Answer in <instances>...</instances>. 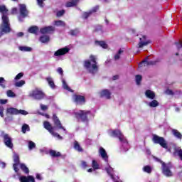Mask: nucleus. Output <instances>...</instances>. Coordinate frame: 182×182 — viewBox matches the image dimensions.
Listing matches in <instances>:
<instances>
[{"label":"nucleus","mask_w":182,"mask_h":182,"mask_svg":"<svg viewBox=\"0 0 182 182\" xmlns=\"http://www.w3.org/2000/svg\"><path fill=\"white\" fill-rule=\"evenodd\" d=\"M53 120L54 122L55 127H52V125L50 124V123H49V122L45 121L43 122L44 128H46V129L48 130V132H49V133H50L52 136H53L54 137H57L58 140H62L63 138L59 134L55 132V129H61L62 130H63L65 134L68 132L65 129V127L62 126V124L60 123V120H59V118H58L56 114L53 115Z\"/></svg>","instance_id":"f257e3e1"},{"label":"nucleus","mask_w":182,"mask_h":182,"mask_svg":"<svg viewBox=\"0 0 182 182\" xmlns=\"http://www.w3.org/2000/svg\"><path fill=\"white\" fill-rule=\"evenodd\" d=\"M0 12L2 13L1 33H9L11 32V24L6 15L8 9L5 6H0Z\"/></svg>","instance_id":"f03ea898"},{"label":"nucleus","mask_w":182,"mask_h":182,"mask_svg":"<svg viewBox=\"0 0 182 182\" xmlns=\"http://www.w3.org/2000/svg\"><path fill=\"white\" fill-rule=\"evenodd\" d=\"M109 133L112 137H117L119 139V141L121 142V150H122V151H127L130 149L127 139H126L120 130L115 129L113 131H109Z\"/></svg>","instance_id":"7ed1b4c3"},{"label":"nucleus","mask_w":182,"mask_h":182,"mask_svg":"<svg viewBox=\"0 0 182 182\" xmlns=\"http://www.w3.org/2000/svg\"><path fill=\"white\" fill-rule=\"evenodd\" d=\"M84 67L89 73L92 75L98 70L97 62H96V56L90 55V60H87L84 63Z\"/></svg>","instance_id":"20e7f679"},{"label":"nucleus","mask_w":182,"mask_h":182,"mask_svg":"<svg viewBox=\"0 0 182 182\" xmlns=\"http://www.w3.org/2000/svg\"><path fill=\"white\" fill-rule=\"evenodd\" d=\"M75 114L78 122H82L83 123H85V124H87V123H89V120L92 119V117L95 116L93 113L89 110H80L75 112Z\"/></svg>","instance_id":"39448f33"},{"label":"nucleus","mask_w":182,"mask_h":182,"mask_svg":"<svg viewBox=\"0 0 182 182\" xmlns=\"http://www.w3.org/2000/svg\"><path fill=\"white\" fill-rule=\"evenodd\" d=\"M156 161H158L159 163L162 164V171L166 177H171L173 176V173L171 171H170V164H166L163 162L161 159L159 158L154 157V158Z\"/></svg>","instance_id":"423d86ee"},{"label":"nucleus","mask_w":182,"mask_h":182,"mask_svg":"<svg viewBox=\"0 0 182 182\" xmlns=\"http://www.w3.org/2000/svg\"><path fill=\"white\" fill-rule=\"evenodd\" d=\"M152 141L155 144H159L163 149H167V141L163 137L158 135H153Z\"/></svg>","instance_id":"0eeeda50"},{"label":"nucleus","mask_w":182,"mask_h":182,"mask_svg":"<svg viewBox=\"0 0 182 182\" xmlns=\"http://www.w3.org/2000/svg\"><path fill=\"white\" fill-rule=\"evenodd\" d=\"M6 112L9 114H14V115H18V114H22L23 116H26L28 114V112L23 109H18L14 107H9L7 108Z\"/></svg>","instance_id":"6e6552de"},{"label":"nucleus","mask_w":182,"mask_h":182,"mask_svg":"<svg viewBox=\"0 0 182 182\" xmlns=\"http://www.w3.org/2000/svg\"><path fill=\"white\" fill-rule=\"evenodd\" d=\"M31 97H33L36 100H41L45 97V94L41 90H34L30 94Z\"/></svg>","instance_id":"1a4fd4ad"},{"label":"nucleus","mask_w":182,"mask_h":182,"mask_svg":"<svg viewBox=\"0 0 182 182\" xmlns=\"http://www.w3.org/2000/svg\"><path fill=\"white\" fill-rule=\"evenodd\" d=\"M20 16H18V21L22 22V18H26L28 16V10L26 9V5L19 4Z\"/></svg>","instance_id":"9d476101"},{"label":"nucleus","mask_w":182,"mask_h":182,"mask_svg":"<svg viewBox=\"0 0 182 182\" xmlns=\"http://www.w3.org/2000/svg\"><path fill=\"white\" fill-rule=\"evenodd\" d=\"M1 136L3 137L6 147H9V149H12L14 147V144H12V139L9 137V135L2 132Z\"/></svg>","instance_id":"9b49d317"},{"label":"nucleus","mask_w":182,"mask_h":182,"mask_svg":"<svg viewBox=\"0 0 182 182\" xmlns=\"http://www.w3.org/2000/svg\"><path fill=\"white\" fill-rule=\"evenodd\" d=\"M99 154L102 159V160L105 161V163L109 162V156H107V153L106 152V150L103 149V147L102 146H100L99 149Z\"/></svg>","instance_id":"f8f14e48"},{"label":"nucleus","mask_w":182,"mask_h":182,"mask_svg":"<svg viewBox=\"0 0 182 182\" xmlns=\"http://www.w3.org/2000/svg\"><path fill=\"white\" fill-rule=\"evenodd\" d=\"M14 164L13 165L14 170L16 173L19 171V168H18V166H19V155L18 154L14 153L13 156Z\"/></svg>","instance_id":"ddd939ff"},{"label":"nucleus","mask_w":182,"mask_h":182,"mask_svg":"<svg viewBox=\"0 0 182 182\" xmlns=\"http://www.w3.org/2000/svg\"><path fill=\"white\" fill-rule=\"evenodd\" d=\"M70 50V49L68 47L60 48L54 53V56H63V55H66V53H69Z\"/></svg>","instance_id":"4468645a"},{"label":"nucleus","mask_w":182,"mask_h":182,"mask_svg":"<svg viewBox=\"0 0 182 182\" xmlns=\"http://www.w3.org/2000/svg\"><path fill=\"white\" fill-rule=\"evenodd\" d=\"M105 170L107 174L111 177V178L114 182H122V181H116V178H114V171L113 170V168H112L109 165H108V166L105 168Z\"/></svg>","instance_id":"2eb2a0df"},{"label":"nucleus","mask_w":182,"mask_h":182,"mask_svg":"<svg viewBox=\"0 0 182 182\" xmlns=\"http://www.w3.org/2000/svg\"><path fill=\"white\" fill-rule=\"evenodd\" d=\"M55 31V27L53 26H47L41 28L40 32L43 35H46V33H52Z\"/></svg>","instance_id":"dca6fc26"},{"label":"nucleus","mask_w":182,"mask_h":182,"mask_svg":"<svg viewBox=\"0 0 182 182\" xmlns=\"http://www.w3.org/2000/svg\"><path fill=\"white\" fill-rule=\"evenodd\" d=\"M73 99L77 105H82V103H85V97L82 95H73Z\"/></svg>","instance_id":"f3484780"},{"label":"nucleus","mask_w":182,"mask_h":182,"mask_svg":"<svg viewBox=\"0 0 182 182\" xmlns=\"http://www.w3.org/2000/svg\"><path fill=\"white\" fill-rule=\"evenodd\" d=\"M146 36H143L142 38H139V48H143V46H146V45H149L150 42L149 41L146 40Z\"/></svg>","instance_id":"a211bd4d"},{"label":"nucleus","mask_w":182,"mask_h":182,"mask_svg":"<svg viewBox=\"0 0 182 182\" xmlns=\"http://www.w3.org/2000/svg\"><path fill=\"white\" fill-rule=\"evenodd\" d=\"M97 9H99V6H96L95 7H94L91 11H90L89 12H85L82 14V18H84V19H87V18H89V16L91 14H93L94 12H96L97 11Z\"/></svg>","instance_id":"6ab92c4d"},{"label":"nucleus","mask_w":182,"mask_h":182,"mask_svg":"<svg viewBox=\"0 0 182 182\" xmlns=\"http://www.w3.org/2000/svg\"><path fill=\"white\" fill-rule=\"evenodd\" d=\"M112 93L109 90H103L100 92L101 97H105V99H110V95Z\"/></svg>","instance_id":"aec40b11"},{"label":"nucleus","mask_w":182,"mask_h":182,"mask_svg":"<svg viewBox=\"0 0 182 182\" xmlns=\"http://www.w3.org/2000/svg\"><path fill=\"white\" fill-rule=\"evenodd\" d=\"M145 95L148 99H151V100H153L156 97V94L154 93V92L150 90H146Z\"/></svg>","instance_id":"412c9836"},{"label":"nucleus","mask_w":182,"mask_h":182,"mask_svg":"<svg viewBox=\"0 0 182 182\" xmlns=\"http://www.w3.org/2000/svg\"><path fill=\"white\" fill-rule=\"evenodd\" d=\"M79 2V0H71V1H68L66 3V8H72L73 6H76Z\"/></svg>","instance_id":"4be33fe9"},{"label":"nucleus","mask_w":182,"mask_h":182,"mask_svg":"<svg viewBox=\"0 0 182 182\" xmlns=\"http://www.w3.org/2000/svg\"><path fill=\"white\" fill-rule=\"evenodd\" d=\"M28 31L29 32V33H33L34 35H36L39 31V28H38V26H33L30 27Z\"/></svg>","instance_id":"5701e85b"},{"label":"nucleus","mask_w":182,"mask_h":182,"mask_svg":"<svg viewBox=\"0 0 182 182\" xmlns=\"http://www.w3.org/2000/svg\"><path fill=\"white\" fill-rule=\"evenodd\" d=\"M148 58H146L144 60H143L141 63H139V66H143V65H144V66H149L150 65H156V62L154 61H148L147 60Z\"/></svg>","instance_id":"b1692460"},{"label":"nucleus","mask_w":182,"mask_h":182,"mask_svg":"<svg viewBox=\"0 0 182 182\" xmlns=\"http://www.w3.org/2000/svg\"><path fill=\"white\" fill-rule=\"evenodd\" d=\"M172 134L176 139H178L179 140H181L182 139V134L178 132L177 129H172Z\"/></svg>","instance_id":"393cba45"},{"label":"nucleus","mask_w":182,"mask_h":182,"mask_svg":"<svg viewBox=\"0 0 182 182\" xmlns=\"http://www.w3.org/2000/svg\"><path fill=\"white\" fill-rule=\"evenodd\" d=\"M62 82H63V88L65 89V90H67L68 92H73V90H71L70 87L68 85V84L66 83V81L64 79L62 80Z\"/></svg>","instance_id":"a878e982"},{"label":"nucleus","mask_w":182,"mask_h":182,"mask_svg":"<svg viewBox=\"0 0 182 182\" xmlns=\"http://www.w3.org/2000/svg\"><path fill=\"white\" fill-rule=\"evenodd\" d=\"M21 132L25 134L26 132H31V128L29 127V125L27 124H23L22 127H21Z\"/></svg>","instance_id":"bb28decb"},{"label":"nucleus","mask_w":182,"mask_h":182,"mask_svg":"<svg viewBox=\"0 0 182 182\" xmlns=\"http://www.w3.org/2000/svg\"><path fill=\"white\" fill-rule=\"evenodd\" d=\"M18 49L21 52H32V48L28 46H20Z\"/></svg>","instance_id":"cd10ccee"},{"label":"nucleus","mask_w":182,"mask_h":182,"mask_svg":"<svg viewBox=\"0 0 182 182\" xmlns=\"http://www.w3.org/2000/svg\"><path fill=\"white\" fill-rule=\"evenodd\" d=\"M46 80L51 89H55V82H53V79H52L50 77H48Z\"/></svg>","instance_id":"c85d7f7f"},{"label":"nucleus","mask_w":182,"mask_h":182,"mask_svg":"<svg viewBox=\"0 0 182 182\" xmlns=\"http://www.w3.org/2000/svg\"><path fill=\"white\" fill-rule=\"evenodd\" d=\"M147 105L149 106V107H157V106H159V102L154 100L151 102H148Z\"/></svg>","instance_id":"c756f323"},{"label":"nucleus","mask_w":182,"mask_h":182,"mask_svg":"<svg viewBox=\"0 0 182 182\" xmlns=\"http://www.w3.org/2000/svg\"><path fill=\"white\" fill-rule=\"evenodd\" d=\"M49 154L51 157H60V152H58L55 150H50Z\"/></svg>","instance_id":"7c9ffc66"},{"label":"nucleus","mask_w":182,"mask_h":182,"mask_svg":"<svg viewBox=\"0 0 182 182\" xmlns=\"http://www.w3.org/2000/svg\"><path fill=\"white\" fill-rule=\"evenodd\" d=\"M50 41L49 36H43L40 37V42L42 43H46Z\"/></svg>","instance_id":"2f4dec72"},{"label":"nucleus","mask_w":182,"mask_h":182,"mask_svg":"<svg viewBox=\"0 0 182 182\" xmlns=\"http://www.w3.org/2000/svg\"><path fill=\"white\" fill-rule=\"evenodd\" d=\"M175 154L180 157L181 160L182 161V149L181 147L175 148Z\"/></svg>","instance_id":"473e14b6"},{"label":"nucleus","mask_w":182,"mask_h":182,"mask_svg":"<svg viewBox=\"0 0 182 182\" xmlns=\"http://www.w3.org/2000/svg\"><path fill=\"white\" fill-rule=\"evenodd\" d=\"M74 149L77 150V151H80V152L83 151V149H82V147L80 146L77 141H75L74 142Z\"/></svg>","instance_id":"72a5a7b5"},{"label":"nucleus","mask_w":182,"mask_h":182,"mask_svg":"<svg viewBox=\"0 0 182 182\" xmlns=\"http://www.w3.org/2000/svg\"><path fill=\"white\" fill-rule=\"evenodd\" d=\"M20 168H21V170L23 171H24L26 173V174H29V169L28 168V167H26V164H20Z\"/></svg>","instance_id":"f704fd0d"},{"label":"nucleus","mask_w":182,"mask_h":182,"mask_svg":"<svg viewBox=\"0 0 182 182\" xmlns=\"http://www.w3.org/2000/svg\"><path fill=\"white\" fill-rule=\"evenodd\" d=\"M95 43L103 48V49H107V44L105 41H96Z\"/></svg>","instance_id":"c9c22d12"},{"label":"nucleus","mask_w":182,"mask_h":182,"mask_svg":"<svg viewBox=\"0 0 182 182\" xmlns=\"http://www.w3.org/2000/svg\"><path fill=\"white\" fill-rule=\"evenodd\" d=\"M6 95L8 97H16V94L11 90L6 91Z\"/></svg>","instance_id":"e433bc0d"},{"label":"nucleus","mask_w":182,"mask_h":182,"mask_svg":"<svg viewBox=\"0 0 182 182\" xmlns=\"http://www.w3.org/2000/svg\"><path fill=\"white\" fill-rule=\"evenodd\" d=\"M5 82H6L5 78L0 77V86L3 89H5V87H6V85L5 84Z\"/></svg>","instance_id":"4c0bfd02"},{"label":"nucleus","mask_w":182,"mask_h":182,"mask_svg":"<svg viewBox=\"0 0 182 182\" xmlns=\"http://www.w3.org/2000/svg\"><path fill=\"white\" fill-rule=\"evenodd\" d=\"M23 85H25V80H20L18 82H16L14 85L16 86V87H22V86H23Z\"/></svg>","instance_id":"58836bf2"},{"label":"nucleus","mask_w":182,"mask_h":182,"mask_svg":"<svg viewBox=\"0 0 182 182\" xmlns=\"http://www.w3.org/2000/svg\"><path fill=\"white\" fill-rule=\"evenodd\" d=\"M143 170L145 173H148L149 174H150V173H151L153 168H151L150 166H145L144 168H143Z\"/></svg>","instance_id":"ea45409f"},{"label":"nucleus","mask_w":182,"mask_h":182,"mask_svg":"<svg viewBox=\"0 0 182 182\" xmlns=\"http://www.w3.org/2000/svg\"><path fill=\"white\" fill-rule=\"evenodd\" d=\"M36 147V144L32 141H28V149L29 150H33V149H35Z\"/></svg>","instance_id":"a19ab883"},{"label":"nucleus","mask_w":182,"mask_h":182,"mask_svg":"<svg viewBox=\"0 0 182 182\" xmlns=\"http://www.w3.org/2000/svg\"><path fill=\"white\" fill-rule=\"evenodd\" d=\"M55 25L56 26H65V22H63V21H55Z\"/></svg>","instance_id":"79ce46f5"},{"label":"nucleus","mask_w":182,"mask_h":182,"mask_svg":"<svg viewBox=\"0 0 182 182\" xmlns=\"http://www.w3.org/2000/svg\"><path fill=\"white\" fill-rule=\"evenodd\" d=\"M122 53H123V50L122 49H119L118 53L114 55L115 60H117L120 59V55Z\"/></svg>","instance_id":"37998d69"},{"label":"nucleus","mask_w":182,"mask_h":182,"mask_svg":"<svg viewBox=\"0 0 182 182\" xmlns=\"http://www.w3.org/2000/svg\"><path fill=\"white\" fill-rule=\"evenodd\" d=\"M92 168H94V170H98L99 164H97V161L92 160Z\"/></svg>","instance_id":"c03bdc74"},{"label":"nucleus","mask_w":182,"mask_h":182,"mask_svg":"<svg viewBox=\"0 0 182 182\" xmlns=\"http://www.w3.org/2000/svg\"><path fill=\"white\" fill-rule=\"evenodd\" d=\"M45 1L46 0H37V5H38L40 8H43V6H45V4H43V2H45Z\"/></svg>","instance_id":"a18cd8bd"},{"label":"nucleus","mask_w":182,"mask_h":182,"mask_svg":"<svg viewBox=\"0 0 182 182\" xmlns=\"http://www.w3.org/2000/svg\"><path fill=\"white\" fill-rule=\"evenodd\" d=\"M136 85H140V82H141V75H136Z\"/></svg>","instance_id":"49530a36"},{"label":"nucleus","mask_w":182,"mask_h":182,"mask_svg":"<svg viewBox=\"0 0 182 182\" xmlns=\"http://www.w3.org/2000/svg\"><path fill=\"white\" fill-rule=\"evenodd\" d=\"M23 77V73H19L14 78V80H19Z\"/></svg>","instance_id":"de8ad7c7"},{"label":"nucleus","mask_w":182,"mask_h":182,"mask_svg":"<svg viewBox=\"0 0 182 182\" xmlns=\"http://www.w3.org/2000/svg\"><path fill=\"white\" fill-rule=\"evenodd\" d=\"M19 180L21 182H28V177L26 176H21Z\"/></svg>","instance_id":"09e8293b"},{"label":"nucleus","mask_w":182,"mask_h":182,"mask_svg":"<svg viewBox=\"0 0 182 182\" xmlns=\"http://www.w3.org/2000/svg\"><path fill=\"white\" fill-rule=\"evenodd\" d=\"M70 35H72V36H76L77 35V33H79V31L77 30H72L70 32Z\"/></svg>","instance_id":"8fccbe9b"},{"label":"nucleus","mask_w":182,"mask_h":182,"mask_svg":"<svg viewBox=\"0 0 182 182\" xmlns=\"http://www.w3.org/2000/svg\"><path fill=\"white\" fill-rule=\"evenodd\" d=\"M41 109L43 111L48 110V107L47 105H44L43 104H41Z\"/></svg>","instance_id":"3c124183"},{"label":"nucleus","mask_w":182,"mask_h":182,"mask_svg":"<svg viewBox=\"0 0 182 182\" xmlns=\"http://www.w3.org/2000/svg\"><path fill=\"white\" fill-rule=\"evenodd\" d=\"M65 14V10H60L57 12V16H62Z\"/></svg>","instance_id":"603ef678"},{"label":"nucleus","mask_w":182,"mask_h":182,"mask_svg":"<svg viewBox=\"0 0 182 182\" xmlns=\"http://www.w3.org/2000/svg\"><path fill=\"white\" fill-rule=\"evenodd\" d=\"M28 182H35V178H33V176H28L27 177Z\"/></svg>","instance_id":"864d4df0"},{"label":"nucleus","mask_w":182,"mask_h":182,"mask_svg":"<svg viewBox=\"0 0 182 182\" xmlns=\"http://www.w3.org/2000/svg\"><path fill=\"white\" fill-rule=\"evenodd\" d=\"M0 167L1 168H5V167H6V164L2 161H0Z\"/></svg>","instance_id":"5fc2aeb1"},{"label":"nucleus","mask_w":182,"mask_h":182,"mask_svg":"<svg viewBox=\"0 0 182 182\" xmlns=\"http://www.w3.org/2000/svg\"><path fill=\"white\" fill-rule=\"evenodd\" d=\"M176 45L178 49H181V48H182V41H181L179 43H176Z\"/></svg>","instance_id":"6e6d98bb"},{"label":"nucleus","mask_w":182,"mask_h":182,"mask_svg":"<svg viewBox=\"0 0 182 182\" xmlns=\"http://www.w3.org/2000/svg\"><path fill=\"white\" fill-rule=\"evenodd\" d=\"M0 116L1 117H4V107H0Z\"/></svg>","instance_id":"4d7b16f0"},{"label":"nucleus","mask_w":182,"mask_h":182,"mask_svg":"<svg viewBox=\"0 0 182 182\" xmlns=\"http://www.w3.org/2000/svg\"><path fill=\"white\" fill-rule=\"evenodd\" d=\"M81 166L83 167V168H85V167H87V164L85 161H82Z\"/></svg>","instance_id":"13d9d810"},{"label":"nucleus","mask_w":182,"mask_h":182,"mask_svg":"<svg viewBox=\"0 0 182 182\" xmlns=\"http://www.w3.org/2000/svg\"><path fill=\"white\" fill-rule=\"evenodd\" d=\"M166 95H174V93L173 92V91L171 90H166Z\"/></svg>","instance_id":"bf43d9fd"},{"label":"nucleus","mask_w":182,"mask_h":182,"mask_svg":"<svg viewBox=\"0 0 182 182\" xmlns=\"http://www.w3.org/2000/svg\"><path fill=\"white\" fill-rule=\"evenodd\" d=\"M8 100H0V105H6Z\"/></svg>","instance_id":"052dcab7"},{"label":"nucleus","mask_w":182,"mask_h":182,"mask_svg":"<svg viewBox=\"0 0 182 182\" xmlns=\"http://www.w3.org/2000/svg\"><path fill=\"white\" fill-rule=\"evenodd\" d=\"M57 72L60 75H63V70L62 69V68H58V70H57Z\"/></svg>","instance_id":"680f3d73"},{"label":"nucleus","mask_w":182,"mask_h":182,"mask_svg":"<svg viewBox=\"0 0 182 182\" xmlns=\"http://www.w3.org/2000/svg\"><path fill=\"white\" fill-rule=\"evenodd\" d=\"M11 14H18V9L13 8L12 11H11Z\"/></svg>","instance_id":"e2e57ef3"},{"label":"nucleus","mask_w":182,"mask_h":182,"mask_svg":"<svg viewBox=\"0 0 182 182\" xmlns=\"http://www.w3.org/2000/svg\"><path fill=\"white\" fill-rule=\"evenodd\" d=\"M36 178H37V180H42V177L41 176V174L37 173L36 174Z\"/></svg>","instance_id":"0e129e2a"},{"label":"nucleus","mask_w":182,"mask_h":182,"mask_svg":"<svg viewBox=\"0 0 182 182\" xmlns=\"http://www.w3.org/2000/svg\"><path fill=\"white\" fill-rule=\"evenodd\" d=\"M17 36H18V38H21V37L23 36V32H19V33H17Z\"/></svg>","instance_id":"69168bd1"},{"label":"nucleus","mask_w":182,"mask_h":182,"mask_svg":"<svg viewBox=\"0 0 182 182\" xmlns=\"http://www.w3.org/2000/svg\"><path fill=\"white\" fill-rule=\"evenodd\" d=\"M40 114H41V116H45L47 119H49V114H48L40 113Z\"/></svg>","instance_id":"338daca9"},{"label":"nucleus","mask_w":182,"mask_h":182,"mask_svg":"<svg viewBox=\"0 0 182 182\" xmlns=\"http://www.w3.org/2000/svg\"><path fill=\"white\" fill-rule=\"evenodd\" d=\"M96 32H99V31H102V26H98L97 28L95 29Z\"/></svg>","instance_id":"774afa93"}]
</instances>
